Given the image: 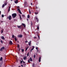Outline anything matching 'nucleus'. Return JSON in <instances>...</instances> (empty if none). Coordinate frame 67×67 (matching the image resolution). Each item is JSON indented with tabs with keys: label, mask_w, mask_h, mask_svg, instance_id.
I'll list each match as a JSON object with an SVG mask.
<instances>
[{
	"label": "nucleus",
	"mask_w": 67,
	"mask_h": 67,
	"mask_svg": "<svg viewBox=\"0 0 67 67\" xmlns=\"http://www.w3.org/2000/svg\"><path fill=\"white\" fill-rule=\"evenodd\" d=\"M31 24L32 25V22H31Z\"/></svg>",
	"instance_id": "nucleus-50"
},
{
	"label": "nucleus",
	"mask_w": 67,
	"mask_h": 67,
	"mask_svg": "<svg viewBox=\"0 0 67 67\" xmlns=\"http://www.w3.org/2000/svg\"><path fill=\"white\" fill-rule=\"evenodd\" d=\"M1 38L2 40H4V37L3 36H2L1 37Z\"/></svg>",
	"instance_id": "nucleus-13"
},
{
	"label": "nucleus",
	"mask_w": 67,
	"mask_h": 67,
	"mask_svg": "<svg viewBox=\"0 0 67 67\" xmlns=\"http://www.w3.org/2000/svg\"><path fill=\"white\" fill-rule=\"evenodd\" d=\"M21 66H22V67H23V65H21Z\"/></svg>",
	"instance_id": "nucleus-47"
},
{
	"label": "nucleus",
	"mask_w": 67,
	"mask_h": 67,
	"mask_svg": "<svg viewBox=\"0 0 67 67\" xmlns=\"http://www.w3.org/2000/svg\"><path fill=\"white\" fill-rule=\"evenodd\" d=\"M24 6H25V4H26V1H25L24 2Z\"/></svg>",
	"instance_id": "nucleus-20"
},
{
	"label": "nucleus",
	"mask_w": 67,
	"mask_h": 67,
	"mask_svg": "<svg viewBox=\"0 0 67 67\" xmlns=\"http://www.w3.org/2000/svg\"><path fill=\"white\" fill-rule=\"evenodd\" d=\"M27 55V56H29V53H28Z\"/></svg>",
	"instance_id": "nucleus-36"
},
{
	"label": "nucleus",
	"mask_w": 67,
	"mask_h": 67,
	"mask_svg": "<svg viewBox=\"0 0 67 67\" xmlns=\"http://www.w3.org/2000/svg\"><path fill=\"white\" fill-rule=\"evenodd\" d=\"M18 47H19V45H18Z\"/></svg>",
	"instance_id": "nucleus-49"
},
{
	"label": "nucleus",
	"mask_w": 67,
	"mask_h": 67,
	"mask_svg": "<svg viewBox=\"0 0 67 67\" xmlns=\"http://www.w3.org/2000/svg\"><path fill=\"white\" fill-rule=\"evenodd\" d=\"M30 62H32V60H32V58L31 57H30Z\"/></svg>",
	"instance_id": "nucleus-18"
},
{
	"label": "nucleus",
	"mask_w": 67,
	"mask_h": 67,
	"mask_svg": "<svg viewBox=\"0 0 67 67\" xmlns=\"http://www.w3.org/2000/svg\"><path fill=\"white\" fill-rule=\"evenodd\" d=\"M22 52H24V49H22Z\"/></svg>",
	"instance_id": "nucleus-39"
},
{
	"label": "nucleus",
	"mask_w": 67,
	"mask_h": 67,
	"mask_svg": "<svg viewBox=\"0 0 67 67\" xmlns=\"http://www.w3.org/2000/svg\"><path fill=\"white\" fill-rule=\"evenodd\" d=\"M38 44H37V43L36 44V45H37Z\"/></svg>",
	"instance_id": "nucleus-53"
},
{
	"label": "nucleus",
	"mask_w": 67,
	"mask_h": 67,
	"mask_svg": "<svg viewBox=\"0 0 67 67\" xmlns=\"http://www.w3.org/2000/svg\"><path fill=\"white\" fill-rule=\"evenodd\" d=\"M22 25H23V26H24V27H25V26H26L25 25V24H24L22 23Z\"/></svg>",
	"instance_id": "nucleus-11"
},
{
	"label": "nucleus",
	"mask_w": 67,
	"mask_h": 67,
	"mask_svg": "<svg viewBox=\"0 0 67 67\" xmlns=\"http://www.w3.org/2000/svg\"><path fill=\"white\" fill-rule=\"evenodd\" d=\"M5 6V5H4V4H3L2 6V8H4V7Z\"/></svg>",
	"instance_id": "nucleus-21"
},
{
	"label": "nucleus",
	"mask_w": 67,
	"mask_h": 67,
	"mask_svg": "<svg viewBox=\"0 0 67 67\" xmlns=\"http://www.w3.org/2000/svg\"><path fill=\"white\" fill-rule=\"evenodd\" d=\"M8 4V3L7 2H5L4 3V5H7Z\"/></svg>",
	"instance_id": "nucleus-16"
},
{
	"label": "nucleus",
	"mask_w": 67,
	"mask_h": 67,
	"mask_svg": "<svg viewBox=\"0 0 67 67\" xmlns=\"http://www.w3.org/2000/svg\"><path fill=\"white\" fill-rule=\"evenodd\" d=\"M11 1H12L13 0H10Z\"/></svg>",
	"instance_id": "nucleus-52"
},
{
	"label": "nucleus",
	"mask_w": 67,
	"mask_h": 67,
	"mask_svg": "<svg viewBox=\"0 0 67 67\" xmlns=\"http://www.w3.org/2000/svg\"><path fill=\"white\" fill-rule=\"evenodd\" d=\"M37 51H38V50H37Z\"/></svg>",
	"instance_id": "nucleus-58"
},
{
	"label": "nucleus",
	"mask_w": 67,
	"mask_h": 67,
	"mask_svg": "<svg viewBox=\"0 0 67 67\" xmlns=\"http://www.w3.org/2000/svg\"><path fill=\"white\" fill-rule=\"evenodd\" d=\"M35 47L34 46L32 48L30 51L31 52H32V50H33V49H34V48Z\"/></svg>",
	"instance_id": "nucleus-12"
},
{
	"label": "nucleus",
	"mask_w": 67,
	"mask_h": 67,
	"mask_svg": "<svg viewBox=\"0 0 67 67\" xmlns=\"http://www.w3.org/2000/svg\"><path fill=\"white\" fill-rule=\"evenodd\" d=\"M36 20L37 22H38V19L37 18H36Z\"/></svg>",
	"instance_id": "nucleus-15"
},
{
	"label": "nucleus",
	"mask_w": 67,
	"mask_h": 67,
	"mask_svg": "<svg viewBox=\"0 0 67 67\" xmlns=\"http://www.w3.org/2000/svg\"><path fill=\"white\" fill-rule=\"evenodd\" d=\"M28 63H30V61L29 59L28 60Z\"/></svg>",
	"instance_id": "nucleus-33"
},
{
	"label": "nucleus",
	"mask_w": 67,
	"mask_h": 67,
	"mask_svg": "<svg viewBox=\"0 0 67 67\" xmlns=\"http://www.w3.org/2000/svg\"><path fill=\"white\" fill-rule=\"evenodd\" d=\"M4 48H5L4 47H2L1 48L0 51H2V49H4Z\"/></svg>",
	"instance_id": "nucleus-5"
},
{
	"label": "nucleus",
	"mask_w": 67,
	"mask_h": 67,
	"mask_svg": "<svg viewBox=\"0 0 67 67\" xmlns=\"http://www.w3.org/2000/svg\"><path fill=\"white\" fill-rule=\"evenodd\" d=\"M3 22V21H2L1 22L2 23V22Z\"/></svg>",
	"instance_id": "nucleus-51"
},
{
	"label": "nucleus",
	"mask_w": 67,
	"mask_h": 67,
	"mask_svg": "<svg viewBox=\"0 0 67 67\" xmlns=\"http://www.w3.org/2000/svg\"><path fill=\"white\" fill-rule=\"evenodd\" d=\"M27 49H28V48L27 47L26 48V51L27 50Z\"/></svg>",
	"instance_id": "nucleus-34"
},
{
	"label": "nucleus",
	"mask_w": 67,
	"mask_h": 67,
	"mask_svg": "<svg viewBox=\"0 0 67 67\" xmlns=\"http://www.w3.org/2000/svg\"><path fill=\"white\" fill-rule=\"evenodd\" d=\"M34 39H35V38H36V37H34Z\"/></svg>",
	"instance_id": "nucleus-42"
},
{
	"label": "nucleus",
	"mask_w": 67,
	"mask_h": 67,
	"mask_svg": "<svg viewBox=\"0 0 67 67\" xmlns=\"http://www.w3.org/2000/svg\"><path fill=\"white\" fill-rule=\"evenodd\" d=\"M19 16L20 20H21L22 19V18H21V15H19Z\"/></svg>",
	"instance_id": "nucleus-22"
},
{
	"label": "nucleus",
	"mask_w": 67,
	"mask_h": 67,
	"mask_svg": "<svg viewBox=\"0 0 67 67\" xmlns=\"http://www.w3.org/2000/svg\"><path fill=\"white\" fill-rule=\"evenodd\" d=\"M12 16L13 18H15L16 16V14L13 13L12 14Z\"/></svg>",
	"instance_id": "nucleus-1"
},
{
	"label": "nucleus",
	"mask_w": 67,
	"mask_h": 67,
	"mask_svg": "<svg viewBox=\"0 0 67 67\" xmlns=\"http://www.w3.org/2000/svg\"><path fill=\"white\" fill-rule=\"evenodd\" d=\"M29 11L30 14H31V12L30 11V9H29Z\"/></svg>",
	"instance_id": "nucleus-31"
},
{
	"label": "nucleus",
	"mask_w": 67,
	"mask_h": 67,
	"mask_svg": "<svg viewBox=\"0 0 67 67\" xmlns=\"http://www.w3.org/2000/svg\"><path fill=\"white\" fill-rule=\"evenodd\" d=\"M15 37V36H14V35H12V38H14Z\"/></svg>",
	"instance_id": "nucleus-28"
},
{
	"label": "nucleus",
	"mask_w": 67,
	"mask_h": 67,
	"mask_svg": "<svg viewBox=\"0 0 67 67\" xmlns=\"http://www.w3.org/2000/svg\"><path fill=\"white\" fill-rule=\"evenodd\" d=\"M1 43L2 44V43H3V41H2V40L1 41Z\"/></svg>",
	"instance_id": "nucleus-35"
},
{
	"label": "nucleus",
	"mask_w": 67,
	"mask_h": 67,
	"mask_svg": "<svg viewBox=\"0 0 67 67\" xmlns=\"http://www.w3.org/2000/svg\"><path fill=\"white\" fill-rule=\"evenodd\" d=\"M37 36H38V38L39 39V40H40V36H39L38 35Z\"/></svg>",
	"instance_id": "nucleus-29"
},
{
	"label": "nucleus",
	"mask_w": 67,
	"mask_h": 67,
	"mask_svg": "<svg viewBox=\"0 0 67 67\" xmlns=\"http://www.w3.org/2000/svg\"><path fill=\"white\" fill-rule=\"evenodd\" d=\"M31 5H33V3H31Z\"/></svg>",
	"instance_id": "nucleus-43"
},
{
	"label": "nucleus",
	"mask_w": 67,
	"mask_h": 67,
	"mask_svg": "<svg viewBox=\"0 0 67 67\" xmlns=\"http://www.w3.org/2000/svg\"><path fill=\"white\" fill-rule=\"evenodd\" d=\"M36 49H37H37H38V47H36Z\"/></svg>",
	"instance_id": "nucleus-41"
},
{
	"label": "nucleus",
	"mask_w": 67,
	"mask_h": 67,
	"mask_svg": "<svg viewBox=\"0 0 67 67\" xmlns=\"http://www.w3.org/2000/svg\"><path fill=\"white\" fill-rule=\"evenodd\" d=\"M20 49H19V51H20Z\"/></svg>",
	"instance_id": "nucleus-55"
},
{
	"label": "nucleus",
	"mask_w": 67,
	"mask_h": 67,
	"mask_svg": "<svg viewBox=\"0 0 67 67\" xmlns=\"http://www.w3.org/2000/svg\"><path fill=\"white\" fill-rule=\"evenodd\" d=\"M9 44L10 45H12V44H13V43H12V42L11 41H10L9 42Z\"/></svg>",
	"instance_id": "nucleus-8"
},
{
	"label": "nucleus",
	"mask_w": 67,
	"mask_h": 67,
	"mask_svg": "<svg viewBox=\"0 0 67 67\" xmlns=\"http://www.w3.org/2000/svg\"><path fill=\"white\" fill-rule=\"evenodd\" d=\"M2 57H1V58L0 59V60L1 61H2Z\"/></svg>",
	"instance_id": "nucleus-25"
},
{
	"label": "nucleus",
	"mask_w": 67,
	"mask_h": 67,
	"mask_svg": "<svg viewBox=\"0 0 67 67\" xmlns=\"http://www.w3.org/2000/svg\"><path fill=\"white\" fill-rule=\"evenodd\" d=\"M35 57H36V56H35V55H34V58H35Z\"/></svg>",
	"instance_id": "nucleus-37"
},
{
	"label": "nucleus",
	"mask_w": 67,
	"mask_h": 67,
	"mask_svg": "<svg viewBox=\"0 0 67 67\" xmlns=\"http://www.w3.org/2000/svg\"><path fill=\"white\" fill-rule=\"evenodd\" d=\"M1 11H0V15L1 14Z\"/></svg>",
	"instance_id": "nucleus-45"
},
{
	"label": "nucleus",
	"mask_w": 67,
	"mask_h": 67,
	"mask_svg": "<svg viewBox=\"0 0 67 67\" xmlns=\"http://www.w3.org/2000/svg\"><path fill=\"white\" fill-rule=\"evenodd\" d=\"M19 67H20V66H19Z\"/></svg>",
	"instance_id": "nucleus-57"
},
{
	"label": "nucleus",
	"mask_w": 67,
	"mask_h": 67,
	"mask_svg": "<svg viewBox=\"0 0 67 67\" xmlns=\"http://www.w3.org/2000/svg\"><path fill=\"white\" fill-rule=\"evenodd\" d=\"M0 67H1V66H0Z\"/></svg>",
	"instance_id": "nucleus-56"
},
{
	"label": "nucleus",
	"mask_w": 67,
	"mask_h": 67,
	"mask_svg": "<svg viewBox=\"0 0 67 67\" xmlns=\"http://www.w3.org/2000/svg\"><path fill=\"white\" fill-rule=\"evenodd\" d=\"M18 12H19V13H20V14H22V13H21V10H20V9L18 8Z\"/></svg>",
	"instance_id": "nucleus-3"
},
{
	"label": "nucleus",
	"mask_w": 67,
	"mask_h": 67,
	"mask_svg": "<svg viewBox=\"0 0 67 67\" xmlns=\"http://www.w3.org/2000/svg\"><path fill=\"white\" fill-rule=\"evenodd\" d=\"M27 18L29 19L30 18V15H28L27 16Z\"/></svg>",
	"instance_id": "nucleus-27"
},
{
	"label": "nucleus",
	"mask_w": 67,
	"mask_h": 67,
	"mask_svg": "<svg viewBox=\"0 0 67 67\" xmlns=\"http://www.w3.org/2000/svg\"><path fill=\"white\" fill-rule=\"evenodd\" d=\"M3 30H1V33H3Z\"/></svg>",
	"instance_id": "nucleus-38"
},
{
	"label": "nucleus",
	"mask_w": 67,
	"mask_h": 67,
	"mask_svg": "<svg viewBox=\"0 0 67 67\" xmlns=\"http://www.w3.org/2000/svg\"><path fill=\"white\" fill-rule=\"evenodd\" d=\"M17 27L19 29H21L22 27V26H17Z\"/></svg>",
	"instance_id": "nucleus-7"
},
{
	"label": "nucleus",
	"mask_w": 67,
	"mask_h": 67,
	"mask_svg": "<svg viewBox=\"0 0 67 67\" xmlns=\"http://www.w3.org/2000/svg\"><path fill=\"white\" fill-rule=\"evenodd\" d=\"M37 29H38V30H39V26H38V25H37Z\"/></svg>",
	"instance_id": "nucleus-24"
},
{
	"label": "nucleus",
	"mask_w": 67,
	"mask_h": 67,
	"mask_svg": "<svg viewBox=\"0 0 67 67\" xmlns=\"http://www.w3.org/2000/svg\"><path fill=\"white\" fill-rule=\"evenodd\" d=\"M23 63H24V64H25V62L23 61Z\"/></svg>",
	"instance_id": "nucleus-46"
},
{
	"label": "nucleus",
	"mask_w": 67,
	"mask_h": 67,
	"mask_svg": "<svg viewBox=\"0 0 67 67\" xmlns=\"http://www.w3.org/2000/svg\"><path fill=\"white\" fill-rule=\"evenodd\" d=\"M38 13L37 12V13H36L35 12V14H38Z\"/></svg>",
	"instance_id": "nucleus-40"
},
{
	"label": "nucleus",
	"mask_w": 67,
	"mask_h": 67,
	"mask_svg": "<svg viewBox=\"0 0 67 67\" xmlns=\"http://www.w3.org/2000/svg\"><path fill=\"white\" fill-rule=\"evenodd\" d=\"M29 46H31V41H30L29 43Z\"/></svg>",
	"instance_id": "nucleus-9"
},
{
	"label": "nucleus",
	"mask_w": 67,
	"mask_h": 67,
	"mask_svg": "<svg viewBox=\"0 0 67 67\" xmlns=\"http://www.w3.org/2000/svg\"><path fill=\"white\" fill-rule=\"evenodd\" d=\"M34 66H35V64L33 63L32 64V67H34Z\"/></svg>",
	"instance_id": "nucleus-26"
},
{
	"label": "nucleus",
	"mask_w": 67,
	"mask_h": 67,
	"mask_svg": "<svg viewBox=\"0 0 67 67\" xmlns=\"http://www.w3.org/2000/svg\"><path fill=\"white\" fill-rule=\"evenodd\" d=\"M22 16L23 18H24L25 16V15H22Z\"/></svg>",
	"instance_id": "nucleus-23"
},
{
	"label": "nucleus",
	"mask_w": 67,
	"mask_h": 67,
	"mask_svg": "<svg viewBox=\"0 0 67 67\" xmlns=\"http://www.w3.org/2000/svg\"><path fill=\"white\" fill-rule=\"evenodd\" d=\"M2 18H3V17H4V15H3V14L2 15Z\"/></svg>",
	"instance_id": "nucleus-32"
},
{
	"label": "nucleus",
	"mask_w": 67,
	"mask_h": 67,
	"mask_svg": "<svg viewBox=\"0 0 67 67\" xmlns=\"http://www.w3.org/2000/svg\"><path fill=\"white\" fill-rule=\"evenodd\" d=\"M26 57L25 56L23 58V59L24 60H25L26 59Z\"/></svg>",
	"instance_id": "nucleus-17"
},
{
	"label": "nucleus",
	"mask_w": 67,
	"mask_h": 67,
	"mask_svg": "<svg viewBox=\"0 0 67 67\" xmlns=\"http://www.w3.org/2000/svg\"><path fill=\"white\" fill-rule=\"evenodd\" d=\"M18 37L20 38H21L22 37V35H19L18 36Z\"/></svg>",
	"instance_id": "nucleus-4"
},
{
	"label": "nucleus",
	"mask_w": 67,
	"mask_h": 67,
	"mask_svg": "<svg viewBox=\"0 0 67 67\" xmlns=\"http://www.w3.org/2000/svg\"><path fill=\"white\" fill-rule=\"evenodd\" d=\"M27 21H29V19H27Z\"/></svg>",
	"instance_id": "nucleus-48"
},
{
	"label": "nucleus",
	"mask_w": 67,
	"mask_h": 67,
	"mask_svg": "<svg viewBox=\"0 0 67 67\" xmlns=\"http://www.w3.org/2000/svg\"><path fill=\"white\" fill-rule=\"evenodd\" d=\"M37 7H36V9H37Z\"/></svg>",
	"instance_id": "nucleus-54"
},
{
	"label": "nucleus",
	"mask_w": 67,
	"mask_h": 67,
	"mask_svg": "<svg viewBox=\"0 0 67 67\" xmlns=\"http://www.w3.org/2000/svg\"><path fill=\"white\" fill-rule=\"evenodd\" d=\"M11 8V6H9V8L8 10V12H9L10 11V8Z\"/></svg>",
	"instance_id": "nucleus-10"
},
{
	"label": "nucleus",
	"mask_w": 67,
	"mask_h": 67,
	"mask_svg": "<svg viewBox=\"0 0 67 67\" xmlns=\"http://www.w3.org/2000/svg\"><path fill=\"white\" fill-rule=\"evenodd\" d=\"M22 60V61H20V63L21 64H22V63L23 62V60Z\"/></svg>",
	"instance_id": "nucleus-30"
},
{
	"label": "nucleus",
	"mask_w": 67,
	"mask_h": 67,
	"mask_svg": "<svg viewBox=\"0 0 67 67\" xmlns=\"http://www.w3.org/2000/svg\"><path fill=\"white\" fill-rule=\"evenodd\" d=\"M15 3H16V4H17L18 2V0H15L14 1Z\"/></svg>",
	"instance_id": "nucleus-6"
},
{
	"label": "nucleus",
	"mask_w": 67,
	"mask_h": 67,
	"mask_svg": "<svg viewBox=\"0 0 67 67\" xmlns=\"http://www.w3.org/2000/svg\"><path fill=\"white\" fill-rule=\"evenodd\" d=\"M41 57L39 58V62H41Z\"/></svg>",
	"instance_id": "nucleus-14"
},
{
	"label": "nucleus",
	"mask_w": 67,
	"mask_h": 67,
	"mask_svg": "<svg viewBox=\"0 0 67 67\" xmlns=\"http://www.w3.org/2000/svg\"><path fill=\"white\" fill-rule=\"evenodd\" d=\"M28 41H25V43H27Z\"/></svg>",
	"instance_id": "nucleus-44"
},
{
	"label": "nucleus",
	"mask_w": 67,
	"mask_h": 67,
	"mask_svg": "<svg viewBox=\"0 0 67 67\" xmlns=\"http://www.w3.org/2000/svg\"><path fill=\"white\" fill-rule=\"evenodd\" d=\"M7 18H9V20H11L12 16H11L9 15V17H7Z\"/></svg>",
	"instance_id": "nucleus-2"
},
{
	"label": "nucleus",
	"mask_w": 67,
	"mask_h": 67,
	"mask_svg": "<svg viewBox=\"0 0 67 67\" xmlns=\"http://www.w3.org/2000/svg\"><path fill=\"white\" fill-rule=\"evenodd\" d=\"M15 41H17V39L16 38L15 36Z\"/></svg>",
	"instance_id": "nucleus-19"
}]
</instances>
